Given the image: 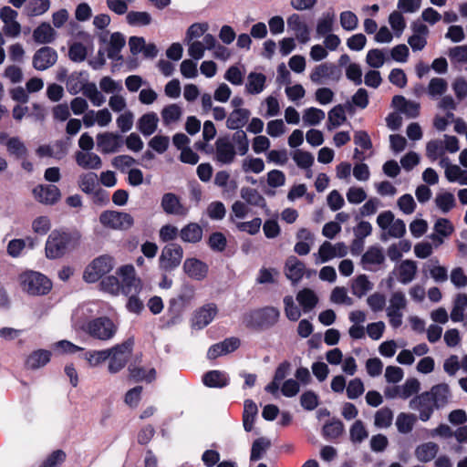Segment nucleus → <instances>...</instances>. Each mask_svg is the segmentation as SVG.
<instances>
[{
	"instance_id": "473e14b6",
	"label": "nucleus",
	"mask_w": 467,
	"mask_h": 467,
	"mask_svg": "<svg viewBox=\"0 0 467 467\" xmlns=\"http://www.w3.org/2000/svg\"><path fill=\"white\" fill-rule=\"evenodd\" d=\"M250 114L247 109H234L227 118L226 127L230 130L243 128L247 123Z\"/></svg>"
},
{
	"instance_id": "0eeeda50",
	"label": "nucleus",
	"mask_w": 467,
	"mask_h": 467,
	"mask_svg": "<svg viewBox=\"0 0 467 467\" xmlns=\"http://www.w3.org/2000/svg\"><path fill=\"white\" fill-rule=\"evenodd\" d=\"M99 223L111 230H128L134 224L133 217L124 212L104 211L99 215Z\"/></svg>"
},
{
	"instance_id": "8fccbe9b",
	"label": "nucleus",
	"mask_w": 467,
	"mask_h": 467,
	"mask_svg": "<svg viewBox=\"0 0 467 467\" xmlns=\"http://www.w3.org/2000/svg\"><path fill=\"white\" fill-rule=\"evenodd\" d=\"M5 146L9 154L17 159H22L27 155L25 143L17 137L8 139Z\"/></svg>"
},
{
	"instance_id": "6e6d98bb",
	"label": "nucleus",
	"mask_w": 467,
	"mask_h": 467,
	"mask_svg": "<svg viewBox=\"0 0 467 467\" xmlns=\"http://www.w3.org/2000/svg\"><path fill=\"white\" fill-rule=\"evenodd\" d=\"M270 445V441L265 437L256 439L252 445L250 456L251 461L260 460Z\"/></svg>"
},
{
	"instance_id": "9d476101",
	"label": "nucleus",
	"mask_w": 467,
	"mask_h": 467,
	"mask_svg": "<svg viewBox=\"0 0 467 467\" xmlns=\"http://www.w3.org/2000/svg\"><path fill=\"white\" fill-rule=\"evenodd\" d=\"M379 227L387 232V234L393 238H400L406 233V225L403 220L395 219L391 211L380 213L377 217Z\"/></svg>"
},
{
	"instance_id": "4d7b16f0",
	"label": "nucleus",
	"mask_w": 467,
	"mask_h": 467,
	"mask_svg": "<svg viewBox=\"0 0 467 467\" xmlns=\"http://www.w3.org/2000/svg\"><path fill=\"white\" fill-rule=\"evenodd\" d=\"M127 22L130 26H141L151 23V16L148 12L131 11L127 14Z\"/></svg>"
},
{
	"instance_id": "58836bf2",
	"label": "nucleus",
	"mask_w": 467,
	"mask_h": 467,
	"mask_svg": "<svg viewBox=\"0 0 467 467\" xmlns=\"http://www.w3.org/2000/svg\"><path fill=\"white\" fill-rule=\"evenodd\" d=\"M240 196L248 205L262 208L265 207L266 205V202L264 196L254 188L243 187L240 191Z\"/></svg>"
},
{
	"instance_id": "c9c22d12",
	"label": "nucleus",
	"mask_w": 467,
	"mask_h": 467,
	"mask_svg": "<svg viewBox=\"0 0 467 467\" xmlns=\"http://www.w3.org/2000/svg\"><path fill=\"white\" fill-rule=\"evenodd\" d=\"M158 122L159 118L156 113H146L140 118L138 129L144 136H150L157 130Z\"/></svg>"
},
{
	"instance_id": "20e7f679",
	"label": "nucleus",
	"mask_w": 467,
	"mask_h": 467,
	"mask_svg": "<svg viewBox=\"0 0 467 467\" xmlns=\"http://www.w3.org/2000/svg\"><path fill=\"white\" fill-rule=\"evenodd\" d=\"M407 306L408 300L403 291L397 290L391 293L385 310L389 325L393 328H398L402 325L404 311Z\"/></svg>"
},
{
	"instance_id": "603ef678",
	"label": "nucleus",
	"mask_w": 467,
	"mask_h": 467,
	"mask_svg": "<svg viewBox=\"0 0 467 467\" xmlns=\"http://www.w3.org/2000/svg\"><path fill=\"white\" fill-rule=\"evenodd\" d=\"M326 117L325 112L317 108H308L303 112V121L305 125H318Z\"/></svg>"
},
{
	"instance_id": "b1692460",
	"label": "nucleus",
	"mask_w": 467,
	"mask_h": 467,
	"mask_svg": "<svg viewBox=\"0 0 467 467\" xmlns=\"http://www.w3.org/2000/svg\"><path fill=\"white\" fill-rule=\"evenodd\" d=\"M240 346L239 339L235 337L226 338L222 342L211 346L207 351L209 359H215L236 350Z\"/></svg>"
},
{
	"instance_id": "4c0bfd02",
	"label": "nucleus",
	"mask_w": 467,
	"mask_h": 467,
	"mask_svg": "<svg viewBox=\"0 0 467 467\" xmlns=\"http://www.w3.org/2000/svg\"><path fill=\"white\" fill-rule=\"evenodd\" d=\"M439 451V446L431 441L422 443L415 449V456L421 462L433 460Z\"/></svg>"
},
{
	"instance_id": "052dcab7",
	"label": "nucleus",
	"mask_w": 467,
	"mask_h": 467,
	"mask_svg": "<svg viewBox=\"0 0 467 467\" xmlns=\"http://www.w3.org/2000/svg\"><path fill=\"white\" fill-rule=\"evenodd\" d=\"M285 317L291 321H297L301 317L300 308L295 304L292 296H285L283 299Z\"/></svg>"
},
{
	"instance_id": "cd10ccee",
	"label": "nucleus",
	"mask_w": 467,
	"mask_h": 467,
	"mask_svg": "<svg viewBox=\"0 0 467 467\" xmlns=\"http://www.w3.org/2000/svg\"><path fill=\"white\" fill-rule=\"evenodd\" d=\"M75 160L79 167L86 170H99L102 167L101 158L92 151H77Z\"/></svg>"
},
{
	"instance_id": "c756f323",
	"label": "nucleus",
	"mask_w": 467,
	"mask_h": 467,
	"mask_svg": "<svg viewBox=\"0 0 467 467\" xmlns=\"http://www.w3.org/2000/svg\"><path fill=\"white\" fill-rule=\"evenodd\" d=\"M385 262L383 250L379 246H370L362 255L361 263L365 269L371 270V266L379 265Z\"/></svg>"
},
{
	"instance_id": "a18cd8bd",
	"label": "nucleus",
	"mask_w": 467,
	"mask_h": 467,
	"mask_svg": "<svg viewBox=\"0 0 467 467\" xmlns=\"http://www.w3.org/2000/svg\"><path fill=\"white\" fill-rule=\"evenodd\" d=\"M417 421V417L411 413L400 412L396 418V427L400 433H410Z\"/></svg>"
},
{
	"instance_id": "39448f33",
	"label": "nucleus",
	"mask_w": 467,
	"mask_h": 467,
	"mask_svg": "<svg viewBox=\"0 0 467 467\" xmlns=\"http://www.w3.org/2000/svg\"><path fill=\"white\" fill-rule=\"evenodd\" d=\"M109 366L108 369L109 373L115 374L120 371L127 364L130 353H131V343L125 341L120 344H117L108 348Z\"/></svg>"
},
{
	"instance_id": "f8f14e48",
	"label": "nucleus",
	"mask_w": 467,
	"mask_h": 467,
	"mask_svg": "<svg viewBox=\"0 0 467 467\" xmlns=\"http://www.w3.org/2000/svg\"><path fill=\"white\" fill-rule=\"evenodd\" d=\"M218 314L215 304L209 303L197 309L192 317L191 327L192 329L201 330L207 327Z\"/></svg>"
},
{
	"instance_id": "f257e3e1",
	"label": "nucleus",
	"mask_w": 467,
	"mask_h": 467,
	"mask_svg": "<svg viewBox=\"0 0 467 467\" xmlns=\"http://www.w3.org/2000/svg\"><path fill=\"white\" fill-rule=\"evenodd\" d=\"M74 327L90 338L102 342L112 340L119 329L118 325L109 317H95L85 323L75 321Z\"/></svg>"
},
{
	"instance_id": "7ed1b4c3",
	"label": "nucleus",
	"mask_w": 467,
	"mask_h": 467,
	"mask_svg": "<svg viewBox=\"0 0 467 467\" xmlns=\"http://www.w3.org/2000/svg\"><path fill=\"white\" fill-rule=\"evenodd\" d=\"M21 290L33 296L47 295L52 289L50 279L40 272L26 270L18 276Z\"/></svg>"
},
{
	"instance_id": "423d86ee",
	"label": "nucleus",
	"mask_w": 467,
	"mask_h": 467,
	"mask_svg": "<svg viewBox=\"0 0 467 467\" xmlns=\"http://www.w3.org/2000/svg\"><path fill=\"white\" fill-rule=\"evenodd\" d=\"M115 265L114 259L102 255L94 259L85 269L83 278L88 283H95L103 275L109 273Z\"/></svg>"
},
{
	"instance_id": "774afa93",
	"label": "nucleus",
	"mask_w": 467,
	"mask_h": 467,
	"mask_svg": "<svg viewBox=\"0 0 467 467\" xmlns=\"http://www.w3.org/2000/svg\"><path fill=\"white\" fill-rule=\"evenodd\" d=\"M448 84L445 79L441 78H433L431 79L428 86V94L431 98L441 96L447 90Z\"/></svg>"
},
{
	"instance_id": "6ab92c4d",
	"label": "nucleus",
	"mask_w": 467,
	"mask_h": 467,
	"mask_svg": "<svg viewBox=\"0 0 467 467\" xmlns=\"http://www.w3.org/2000/svg\"><path fill=\"white\" fill-rule=\"evenodd\" d=\"M188 55L194 60H200L204 57L206 50L215 47L216 39L212 34H205L202 40L187 42Z\"/></svg>"
},
{
	"instance_id": "f704fd0d",
	"label": "nucleus",
	"mask_w": 467,
	"mask_h": 467,
	"mask_svg": "<svg viewBox=\"0 0 467 467\" xmlns=\"http://www.w3.org/2000/svg\"><path fill=\"white\" fill-rule=\"evenodd\" d=\"M296 300L305 313L310 312L318 303V297L310 288H303L296 295Z\"/></svg>"
},
{
	"instance_id": "37998d69",
	"label": "nucleus",
	"mask_w": 467,
	"mask_h": 467,
	"mask_svg": "<svg viewBox=\"0 0 467 467\" xmlns=\"http://www.w3.org/2000/svg\"><path fill=\"white\" fill-rule=\"evenodd\" d=\"M50 360V352L44 349H39L31 353L26 358V365L30 369H37Z\"/></svg>"
},
{
	"instance_id": "de8ad7c7",
	"label": "nucleus",
	"mask_w": 467,
	"mask_h": 467,
	"mask_svg": "<svg viewBox=\"0 0 467 467\" xmlns=\"http://www.w3.org/2000/svg\"><path fill=\"white\" fill-rule=\"evenodd\" d=\"M78 183L83 192L91 194L99 186L98 175L94 172L82 173L78 177Z\"/></svg>"
},
{
	"instance_id": "c85d7f7f",
	"label": "nucleus",
	"mask_w": 467,
	"mask_h": 467,
	"mask_svg": "<svg viewBox=\"0 0 467 467\" xmlns=\"http://www.w3.org/2000/svg\"><path fill=\"white\" fill-rule=\"evenodd\" d=\"M305 269L303 262L299 261L296 256H290L285 263V274L293 284H296L304 276Z\"/></svg>"
},
{
	"instance_id": "5fc2aeb1",
	"label": "nucleus",
	"mask_w": 467,
	"mask_h": 467,
	"mask_svg": "<svg viewBox=\"0 0 467 467\" xmlns=\"http://www.w3.org/2000/svg\"><path fill=\"white\" fill-rule=\"evenodd\" d=\"M387 60L384 50L373 48L368 50L366 56V63L373 68L381 67Z\"/></svg>"
},
{
	"instance_id": "49530a36",
	"label": "nucleus",
	"mask_w": 467,
	"mask_h": 467,
	"mask_svg": "<svg viewBox=\"0 0 467 467\" xmlns=\"http://www.w3.org/2000/svg\"><path fill=\"white\" fill-rule=\"evenodd\" d=\"M345 109L342 105H337L329 110L327 116V130H333L346 121Z\"/></svg>"
},
{
	"instance_id": "a211bd4d",
	"label": "nucleus",
	"mask_w": 467,
	"mask_h": 467,
	"mask_svg": "<svg viewBox=\"0 0 467 467\" xmlns=\"http://www.w3.org/2000/svg\"><path fill=\"white\" fill-rule=\"evenodd\" d=\"M57 60V51L50 47H43L34 54L32 64L34 68L43 71L53 67Z\"/></svg>"
},
{
	"instance_id": "680f3d73",
	"label": "nucleus",
	"mask_w": 467,
	"mask_h": 467,
	"mask_svg": "<svg viewBox=\"0 0 467 467\" xmlns=\"http://www.w3.org/2000/svg\"><path fill=\"white\" fill-rule=\"evenodd\" d=\"M265 162L260 158L247 157L242 161V170L244 172L261 173L265 170Z\"/></svg>"
},
{
	"instance_id": "7c9ffc66",
	"label": "nucleus",
	"mask_w": 467,
	"mask_h": 467,
	"mask_svg": "<svg viewBox=\"0 0 467 467\" xmlns=\"http://www.w3.org/2000/svg\"><path fill=\"white\" fill-rule=\"evenodd\" d=\"M266 77L263 73L250 72L246 78L245 91L250 95H258L265 90Z\"/></svg>"
},
{
	"instance_id": "a19ab883",
	"label": "nucleus",
	"mask_w": 467,
	"mask_h": 467,
	"mask_svg": "<svg viewBox=\"0 0 467 467\" xmlns=\"http://www.w3.org/2000/svg\"><path fill=\"white\" fill-rule=\"evenodd\" d=\"M257 413L258 409L256 404L251 400H246L244 401L243 413V425L246 431H251L253 430Z\"/></svg>"
},
{
	"instance_id": "3c124183",
	"label": "nucleus",
	"mask_w": 467,
	"mask_h": 467,
	"mask_svg": "<svg viewBox=\"0 0 467 467\" xmlns=\"http://www.w3.org/2000/svg\"><path fill=\"white\" fill-rule=\"evenodd\" d=\"M393 420V412L389 408H381L374 416V425L379 429L389 428Z\"/></svg>"
},
{
	"instance_id": "c03bdc74",
	"label": "nucleus",
	"mask_w": 467,
	"mask_h": 467,
	"mask_svg": "<svg viewBox=\"0 0 467 467\" xmlns=\"http://www.w3.org/2000/svg\"><path fill=\"white\" fill-rule=\"evenodd\" d=\"M431 395L435 406L439 409L443 407L449 400L450 389L447 384H439L431 388V391L427 392Z\"/></svg>"
},
{
	"instance_id": "393cba45",
	"label": "nucleus",
	"mask_w": 467,
	"mask_h": 467,
	"mask_svg": "<svg viewBox=\"0 0 467 467\" xmlns=\"http://www.w3.org/2000/svg\"><path fill=\"white\" fill-rule=\"evenodd\" d=\"M287 26L295 33L296 39L306 44L310 40V31L307 25L297 14H293L287 18Z\"/></svg>"
},
{
	"instance_id": "aec40b11",
	"label": "nucleus",
	"mask_w": 467,
	"mask_h": 467,
	"mask_svg": "<svg viewBox=\"0 0 467 467\" xmlns=\"http://www.w3.org/2000/svg\"><path fill=\"white\" fill-rule=\"evenodd\" d=\"M412 35L408 38V44L412 51H420L427 45V37L430 30L426 25L420 22H414L411 25Z\"/></svg>"
},
{
	"instance_id": "412c9836",
	"label": "nucleus",
	"mask_w": 467,
	"mask_h": 467,
	"mask_svg": "<svg viewBox=\"0 0 467 467\" xmlns=\"http://www.w3.org/2000/svg\"><path fill=\"white\" fill-rule=\"evenodd\" d=\"M97 146L105 154L114 153L121 146V137L113 132H103L97 135Z\"/></svg>"
},
{
	"instance_id": "bb28decb",
	"label": "nucleus",
	"mask_w": 467,
	"mask_h": 467,
	"mask_svg": "<svg viewBox=\"0 0 467 467\" xmlns=\"http://www.w3.org/2000/svg\"><path fill=\"white\" fill-rule=\"evenodd\" d=\"M183 270L189 277L202 280L207 275L208 265L196 258H188L184 261Z\"/></svg>"
},
{
	"instance_id": "09e8293b",
	"label": "nucleus",
	"mask_w": 467,
	"mask_h": 467,
	"mask_svg": "<svg viewBox=\"0 0 467 467\" xmlns=\"http://www.w3.org/2000/svg\"><path fill=\"white\" fill-rule=\"evenodd\" d=\"M50 5L51 3L49 0H31L27 4L25 11L27 16H39L47 13Z\"/></svg>"
},
{
	"instance_id": "f3484780",
	"label": "nucleus",
	"mask_w": 467,
	"mask_h": 467,
	"mask_svg": "<svg viewBox=\"0 0 467 467\" xmlns=\"http://www.w3.org/2000/svg\"><path fill=\"white\" fill-rule=\"evenodd\" d=\"M340 74L337 67L330 63H323L317 66L310 73V79L316 84H324L327 80L337 81Z\"/></svg>"
},
{
	"instance_id": "4468645a",
	"label": "nucleus",
	"mask_w": 467,
	"mask_h": 467,
	"mask_svg": "<svg viewBox=\"0 0 467 467\" xmlns=\"http://www.w3.org/2000/svg\"><path fill=\"white\" fill-rule=\"evenodd\" d=\"M183 257L182 248L175 244L165 246L160 256V265L165 270H172L176 268L182 262Z\"/></svg>"
},
{
	"instance_id": "1a4fd4ad",
	"label": "nucleus",
	"mask_w": 467,
	"mask_h": 467,
	"mask_svg": "<svg viewBox=\"0 0 467 467\" xmlns=\"http://www.w3.org/2000/svg\"><path fill=\"white\" fill-rule=\"evenodd\" d=\"M348 253V245L343 242L332 244L325 241L314 254L316 264H324L335 258H343Z\"/></svg>"
},
{
	"instance_id": "dca6fc26",
	"label": "nucleus",
	"mask_w": 467,
	"mask_h": 467,
	"mask_svg": "<svg viewBox=\"0 0 467 467\" xmlns=\"http://www.w3.org/2000/svg\"><path fill=\"white\" fill-rule=\"evenodd\" d=\"M161 207L168 215L186 216L189 212V209L181 202L180 198L172 192L162 195Z\"/></svg>"
},
{
	"instance_id": "2f4dec72",
	"label": "nucleus",
	"mask_w": 467,
	"mask_h": 467,
	"mask_svg": "<svg viewBox=\"0 0 467 467\" xmlns=\"http://www.w3.org/2000/svg\"><path fill=\"white\" fill-rule=\"evenodd\" d=\"M56 30L47 22L41 23L34 31L33 38L38 44H50L57 37Z\"/></svg>"
},
{
	"instance_id": "e433bc0d",
	"label": "nucleus",
	"mask_w": 467,
	"mask_h": 467,
	"mask_svg": "<svg viewBox=\"0 0 467 467\" xmlns=\"http://www.w3.org/2000/svg\"><path fill=\"white\" fill-rule=\"evenodd\" d=\"M203 384L209 388H223L228 385L227 374L220 370H211L203 375Z\"/></svg>"
},
{
	"instance_id": "ea45409f",
	"label": "nucleus",
	"mask_w": 467,
	"mask_h": 467,
	"mask_svg": "<svg viewBox=\"0 0 467 467\" xmlns=\"http://www.w3.org/2000/svg\"><path fill=\"white\" fill-rule=\"evenodd\" d=\"M373 288V284L368 280L366 275H359L353 279L351 284V292L358 298L363 297Z\"/></svg>"
},
{
	"instance_id": "5701e85b",
	"label": "nucleus",
	"mask_w": 467,
	"mask_h": 467,
	"mask_svg": "<svg viewBox=\"0 0 467 467\" xmlns=\"http://www.w3.org/2000/svg\"><path fill=\"white\" fill-rule=\"evenodd\" d=\"M112 120V115L108 109L99 110H88L82 119L86 128L93 127L98 124L99 127H107Z\"/></svg>"
},
{
	"instance_id": "13d9d810",
	"label": "nucleus",
	"mask_w": 467,
	"mask_h": 467,
	"mask_svg": "<svg viewBox=\"0 0 467 467\" xmlns=\"http://www.w3.org/2000/svg\"><path fill=\"white\" fill-rule=\"evenodd\" d=\"M350 441L353 443H361L368 437V432L361 420H356L349 430Z\"/></svg>"
},
{
	"instance_id": "9b49d317",
	"label": "nucleus",
	"mask_w": 467,
	"mask_h": 467,
	"mask_svg": "<svg viewBox=\"0 0 467 467\" xmlns=\"http://www.w3.org/2000/svg\"><path fill=\"white\" fill-rule=\"evenodd\" d=\"M410 408L419 412V419L421 421H427L431 419L435 409H438L434 401L432 400L431 395L423 392L414 397L410 401Z\"/></svg>"
},
{
	"instance_id": "ddd939ff",
	"label": "nucleus",
	"mask_w": 467,
	"mask_h": 467,
	"mask_svg": "<svg viewBox=\"0 0 467 467\" xmlns=\"http://www.w3.org/2000/svg\"><path fill=\"white\" fill-rule=\"evenodd\" d=\"M236 156L234 144L228 137H221L215 141L214 160L221 164H231Z\"/></svg>"
},
{
	"instance_id": "a878e982",
	"label": "nucleus",
	"mask_w": 467,
	"mask_h": 467,
	"mask_svg": "<svg viewBox=\"0 0 467 467\" xmlns=\"http://www.w3.org/2000/svg\"><path fill=\"white\" fill-rule=\"evenodd\" d=\"M398 281L402 285H408L411 283L418 272L417 263L412 260H403L396 267Z\"/></svg>"
},
{
	"instance_id": "2eb2a0df",
	"label": "nucleus",
	"mask_w": 467,
	"mask_h": 467,
	"mask_svg": "<svg viewBox=\"0 0 467 467\" xmlns=\"http://www.w3.org/2000/svg\"><path fill=\"white\" fill-rule=\"evenodd\" d=\"M18 13L10 6L0 9V19L4 23L3 31L7 36L17 37L21 34V25L17 21Z\"/></svg>"
},
{
	"instance_id": "72a5a7b5",
	"label": "nucleus",
	"mask_w": 467,
	"mask_h": 467,
	"mask_svg": "<svg viewBox=\"0 0 467 467\" xmlns=\"http://www.w3.org/2000/svg\"><path fill=\"white\" fill-rule=\"evenodd\" d=\"M392 104L397 109L407 115L409 118H415L419 114L420 104L407 100L402 96H395L392 99Z\"/></svg>"
},
{
	"instance_id": "bf43d9fd",
	"label": "nucleus",
	"mask_w": 467,
	"mask_h": 467,
	"mask_svg": "<svg viewBox=\"0 0 467 467\" xmlns=\"http://www.w3.org/2000/svg\"><path fill=\"white\" fill-rule=\"evenodd\" d=\"M293 161L300 169L308 170L314 163V156L308 151L296 150L292 154Z\"/></svg>"
},
{
	"instance_id": "f03ea898",
	"label": "nucleus",
	"mask_w": 467,
	"mask_h": 467,
	"mask_svg": "<svg viewBox=\"0 0 467 467\" xmlns=\"http://www.w3.org/2000/svg\"><path fill=\"white\" fill-rule=\"evenodd\" d=\"M78 233L53 231L47 237L45 246L46 256L49 259L62 257L79 244Z\"/></svg>"
},
{
	"instance_id": "4be33fe9",
	"label": "nucleus",
	"mask_w": 467,
	"mask_h": 467,
	"mask_svg": "<svg viewBox=\"0 0 467 467\" xmlns=\"http://www.w3.org/2000/svg\"><path fill=\"white\" fill-rule=\"evenodd\" d=\"M33 194L39 202L49 205L56 203L61 196L55 185H38L33 190Z\"/></svg>"
},
{
	"instance_id": "0e129e2a",
	"label": "nucleus",
	"mask_w": 467,
	"mask_h": 467,
	"mask_svg": "<svg viewBox=\"0 0 467 467\" xmlns=\"http://www.w3.org/2000/svg\"><path fill=\"white\" fill-rule=\"evenodd\" d=\"M125 46V37L122 34L116 32L111 34L109 39V47L108 49V56L114 58L118 56L121 48Z\"/></svg>"
},
{
	"instance_id": "e2e57ef3",
	"label": "nucleus",
	"mask_w": 467,
	"mask_h": 467,
	"mask_svg": "<svg viewBox=\"0 0 467 467\" xmlns=\"http://www.w3.org/2000/svg\"><path fill=\"white\" fill-rule=\"evenodd\" d=\"M450 182H458L461 185H467V170H462L458 165L449 167L445 177Z\"/></svg>"
},
{
	"instance_id": "79ce46f5",
	"label": "nucleus",
	"mask_w": 467,
	"mask_h": 467,
	"mask_svg": "<svg viewBox=\"0 0 467 467\" xmlns=\"http://www.w3.org/2000/svg\"><path fill=\"white\" fill-rule=\"evenodd\" d=\"M180 236L183 242L198 243L202 240V229L198 223H191L181 230Z\"/></svg>"
},
{
	"instance_id": "338daca9",
	"label": "nucleus",
	"mask_w": 467,
	"mask_h": 467,
	"mask_svg": "<svg viewBox=\"0 0 467 467\" xmlns=\"http://www.w3.org/2000/svg\"><path fill=\"white\" fill-rule=\"evenodd\" d=\"M182 116V109L177 104H171L165 107L161 111L162 120L166 125L175 122Z\"/></svg>"
},
{
	"instance_id": "69168bd1",
	"label": "nucleus",
	"mask_w": 467,
	"mask_h": 467,
	"mask_svg": "<svg viewBox=\"0 0 467 467\" xmlns=\"http://www.w3.org/2000/svg\"><path fill=\"white\" fill-rule=\"evenodd\" d=\"M420 389V381L417 379H408L402 385H400V399L407 400L418 393Z\"/></svg>"
},
{
	"instance_id": "864d4df0",
	"label": "nucleus",
	"mask_w": 467,
	"mask_h": 467,
	"mask_svg": "<svg viewBox=\"0 0 467 467\" xmlns=\"http://www.w3.org/2000/svg\"><path fill=\"white\" fill-rule=\"evenodd\" d=\"M434 202L443 213H449L455 206L454 195L448 192L438 193Z\"/></svg>"
},
{
	"instance_id": "6e6552de",
	"label": "nucleus",
	"mask_w": 467,
	"mask_h": 467,
	"mask_svg": "<svg viewBox=\"0 0 467 467\" xmlns=\"http://www.w3.org/2000/svg\"><path fill=\"white\" fill-rule=\"evenodd\" d=\"M118 275L120 276L122 294H142L143 285L141 280L136 276V272L131 265H126L119 268Z\"/></svg>"
}]
</instances>
